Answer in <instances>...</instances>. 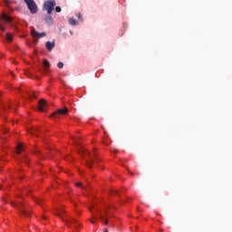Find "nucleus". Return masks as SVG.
<instances>
[{
  "instance_id": "nucleus-1",
  "label": "nucleus",
  "mask_w": 232,
  "mask_h": 232,
  "mask_svg": "<svg viewBox=\"0 0 232 232\" xmlns=\"http://www.w3.org/2000/svg\"><path fill=\"white\" fill-rule=\"evenodd\" d=\"M11 206L18 209L20 217H25V218H30L32 216V210L30 207L23 203V201L11 202Z\"/></svg>"
},
{
  "instance_id": "nucleus-2",
  "label": "nucleus",
  "mask_w": 232,
  "mask_h": 232,
  "mask_svg": "<svg viewBox=\"0 0 232 232\" xmlns=\"http://www.w3.org/2000/svg\"><path fill=\"white\" fill-rule=\"evenodd\" d=\"M57 217L61 218L62 220L66 223L67 227H70V224H73V226L75 227H81V224H79V222H77L75 219H72V221L70 219H64V209L61 208L60 210H58L55 214Z\"/></svg>"
},
{
  "instance_id": "nucleus-3",
  "label": "nucleus",
  "mask_w": 232,
  "mask_h": 232,
  "mask_svg": "<svg viewBox=\"0 0 232 232\" xmlns=\"http://www.w3.org/2000/svg\"><path fill=\"white\" fill-rule=\"evenodd\" d=\"M80 155H82L85 160L87 167L92 168L93 165V159L92 158V154L89 153L85 149H82L80 150Z\"/></svg>"
},
{
  "instance_id": "nucleus-4",
  "label": "nucleus",
  "mask_w": 232,
  "mask_h": 232,
  "mask_svg": "<svg viewBox=\"0 0 232 232\" xmlns=\"http://www.w3.org/2000/svg\"><path fill=\"white\" fill-rule=\"evenodd\" d=\"M56 5L57 4L55 3V0L46 1L44 4V10L47 12L48 15H52V12H53V9L55 8Z\"/></svg>"
},
{
  "instance_id": "nucleus-5",
  "label": "nucleus",
  "mask_w": 232,
  "mask_h": 232,
  "mask_svg": "<svg viewBox=\"0 0 232 232\" xmlns=\"http://www.w3.org/2000/svg\"><path fill=\"white\" fill-rule=\"evenodd\" d=\"M25 5H27L28 10H30L31 14H35L38 10L37 4L34 0H24Z\"/></svg>"
},
{
  "instance_id": "nucleus-6",
  "label": "nucleus",
  "mask_w": 232,
  "mask_h": 232,
  "mask_svg": "<svg viewBox=\"0 0 232 232\" xmlns=\"http://www.w3.org/2000/svg\"><path fill=\"white\" fill-rule=\"evenodd\" d=\"M59 115H68V108L63 107V109H58L51 115V117L59 119Z\"/></svg>"
},
{
  "instance_id": "nucleus-7",
  "label": "nucleus",
  "mask_w": 232,
  "mask_h": 232,
  "mask_svg": "<svg viewBox=\"0 0 232 232\" xmlns=\"http://www.w3.org/2000/svg\"><path fill=\"white\" fill-rule=\"evenodd\" d=\"M46 106H47L46 101H44V99H42L38 102L37 108H38L39 111H46Z\"/></svg>"
},
{
  "instance_id": "nucleus-8",
  "label": "nucleus",
  "mask_w": 232,
  "mask_h": 232,
  "mask_svg": "<svg viewBox=\"0 0 232 232\" xmlns=\"http://www.w3.org/2000/svg\"><path fill=\"white\" fill-rule=\"evenodd\" d=\"M31 35L34 38L36 37L37 39H39L41 37H46V33H37V31H35V29H32Z\"/></svg>"
},
{
  "instance_id": "nucleus-9",
  "label": "nucleus",
  "mask_w": 232,
  "mask_h": 232,
  "mask_svg": "<svg viewBox=\"0 0 232 232\" xmlns=\"http://www.w3.org/2000/svg\"><path fill=\"white\" fill-rule=\"evenodd\" d=\"M46 49L51 52V50H53L55 48V42H46L45 44Z\"/></svg>"
},
{
  "instance_id": "nucleus-10",
  "label": "nucleus",
  "mask_w": 232,
  "mask_h": 232,
  "mask_svg": "<svg viewBox=\"0 0 232 232\" xmlns=\"http://www.w3.org/2000/svg\"><path fill=\"white\" fill-rule=\"evenodd\" d=\"M0 19H2V21H5V23H10V21H12V18H10V16H8V14H2V15L0 16Z\"/></svg>"
},
{
  "instance_id": "nucleus-11",
  "label": "nucleus",
  "mask_w": 232,
  "mask_h": 232,
  "mask_svg": "<svg viewBox=\"0 0 232 232\" xmlns=\"http://www.w3.org/2000/svg\"><path fill=\"white\" fill-rule=\"evenodd\" d=\"M44 22L46 23V24L52 25L53 24V18H52V15H48L44 18Z\"/></svg>"
},
{
  "instance_id": "nucleus-12",
  "label": "nucleus",
  "mask_w": 232,
  "mask_h": 232,
  "mask_svg": "<svg viewBox=\"0 0 232 232\" xmlns=\"http://www.w3.org/2000/svg\"><path fill=\"white\" fill-rule=\"evenodd\" d=\"M44 67L45 72H48V70H50V62L46 59L44 60Z\"/></svg>"
},
{
  "instance_id": "nucleus-13",
  "label": "nucleus",
  "mask_w": 232,
  "mask_h": 232,
  "mask_svg": "<svg viewBox=\"0 0 232 232\" xmlns=\"http://www.w3.org/2000/svg\"><path fill=\"white\" fill-rule=\"evenodd\" d=\"M24 147H23V144H19L17 147H16V151L18 154H20L23 150H24Z\"/></svg>"
},
{
  "instance_id": "nucleus-14",
  "label": "nucleus",
  "mask_w": 232,
  "mask_h": 232,
  "mask_svg": "<svg viewBox=\"0 0 232 232\" xmlns=\"http://www.w3.org/2000/svg\"><path fill=\"white\" fill-rule=\"evenodd\" d=\"M69 24H72V26H75V24H77V21L73 18H69Z\"/></svg>"
},
{
  "instance_id": "nucleus-15",
  "label": "nucleus",
  "mask_w": 232,
  "mask_h": 232,
  "mask_svg": "<svg viewBox=\"0 0 232 232\" xmlns=\"http://www.w3.org/2000/svg\"><path fill=\"white\" fill-rule=\"evenodd\" d=\"M6 39L8 41V43H12V41L14 40V37L12 36V34H10V33H7Z\"/></svg>"
},
{
  "instance_id": "nucleus-16",
  "label": "nucleus",
  "mask_w": 232,
  "mask_h": 232,
  "mask_svg": "<svg viewBox=\"0 0 232 232\" xmlns=\"http://www.w3.org/2000/svg\"><path fill=\"white\" fill-rule=\"evenodd\" d=\"M39 131V129L30 130L28 133L31 135H37V132Z\"/></svg>"
},
{
  "instance_id": "nucleus-17",
  "label": "nucleus",
  "mask_w": 232,
  "mask_h": 232,
  "mask_svg": "<svg viewBox=\"0 0 232 232\" xmlns=\"http://www.w3.org/2000/svg\"><path fill=\"white\" fill-rule=\"evenodd\" d=\"M76 188H82V189H86V186H82V182L75 183Z\"/></svg>"
},
{
  "instance_id": "nucleus-18",
  "label": "nucleus",
  "mask_w": 232,
  "mask_h": 232,
  "mask_svg": "<svg viewBox=\"0 0 232 232\" xmlns=\"http://www.w3.org/2000/svg\"><path fill=\"white\" fill-rule=\"evenodd\" d=\"M57 66H58V68L63 69V68H64V63H63L62 62H59L57 63Z\"/></svg>"
},
{
  "instance_id": "nucleus-19",
  "label": "nucleus",
  "mask_w": 232,
  "mask_h": 232,
  "mask_svg": "<svg viewBox=\"0 0 232 232\" xmlns=\"http://www.w3.org/2000/svg\"><path fill=\"white\" fill-rule=\"evenodd\" d=\"M61 11H62L61 6L55 7V12H57L59 14V13H61Z\"/></svg>"
},
{
  "instance_id": "nucleus-20",
  "label": "nucleus",
  "mask_w": 232,
  "mask_h": 232,
  "mask_svg": "<svg viewBox=\"0 0 232 232\" xmlns=\"http://www.w3.org/2000/svg\"><path fill=\"white\" fill-rule=\"evenodd\" d=\"M0 30H1V32H5V26L3 24H0Z\"/></svg>"
},
{
  "instance_id": "nucleus-21",
  "label": "nucleus",
  "mask_w": 232,
  "mask_h": 232,
  "mask_svg": "<svg viewBox=\"0 0 232 232\" xmlns=\"http://www.w3.org/2000/svg\"><path fill=\"white\" fill-rule=\"evenodd\" d=\"M77 17H78V19L82 20V14H81V13H79V14H77Z\"/></svg>"
},
{
  "instance_id": "nucleus-22",
  "label": "nucleus",
  "mask_w": 232,
  "mask_h": 232,
  "mask_svg": "<svg viewBox=\"0 0 232 232\" xmlns=\"http://www.w3.org/2000/svg\"><path fill=\"white\" fill-rule=\"evenodd\" d=\"M39 153H41V151H40L38 149H36V150H34V155H39Z\"/></svg>"
},
{
  "instance_id": "nucleus-23",
  "label": "nucleus",
  "mask_w": 232,
  "mask_h": 232,
  "mask_svg": "<svg viewBox=\"0 0 232 232\" xmlns=\"http://www.w3.org/2000/svg\"><path fill=\"white\" fill-rule=\"evenodd\" d=\"M4 3H5V5H10V0H4Z\"/></svg>"
},
{
  "instance_id": "nucleus-24",
  "label": "nucleus",
  "mask_w": 232,
  "mask_h": 232,
  "mask_svg": "<svg viewBox=\"0 0 232 232\" xmlns=\"http://www.w3.org/2000/svg\"><path fill=\"white\" fill-rule=\"evenodd\" d=\"M100 218L101 220H104V217H102V215H100Z\"/></svg>"
},
{
  "instance_id": "nucleus-25",
  "label": "nucleus",
  "mask_w": 232,
  "mask_h": 232,
  "mask_svg": "<svg viewBox=\"0 0 232 232\" xmlns=\"http://www.w3.org/2000/svg\"><path fill=\"white\" fill-rule=\"evenodd\" d=\"M104 224H105V225H108V219H106V220L104 221Z\"/></svg>"
},
{
  "instance_id": "nucleus-26",
  "label": "nucleus",
  "mask_w": 232,
  "mask_h": 232,
  "mask_svg": "<svg viewBox=\"0 0 232 232\" xmlns=\"http://www.w3.org/2000/svg\"><path fill=\"white\" fill-rule=\"evenodd\" d=\"M103 232H108V228L103 229Z\"/></svg>"
},
{
  "instance_id": "nucleus-27",
  "label": "nucleus",
  "mask_w": 232,
  "mask_h": 232,
  "mask_svg": "<svg viewBox=\"0 0 232 232\" xmlns=\"http://www.w3.org/2000/svg\"><path fill=\"white\" fill-rule=\"evenodd\" d=\"M93 155H94V157H97V153L96 152H93Z\"/></svg>"
},
{
  "instance_id": "nucleus-28",
  "label": "nucleus",
  "mask_w": 232,
  "mask_h": 232,
  "mask_svg": "<svg viewBox=\"0 0 232 232\" xmlns=\"http://www.w3.org/2000/svg\"><path fill=\"white\" fill-rule=\"evenodd\" d=\"M25 162H28V159L24 158Z\"/></svg>"
},
{
  "instance_id": "nucleus-29",
  "label": "nucleus",
  "mask_w": 232,
  "mask_h": 232,
  "mask_svg": "<svg viewBox=\"0 0 232 232\" xmlns=\"http://www.w3.org/2000/svg\"><path fill=\"white\" fill-rule=\"evenodd\" d=\"M96 160H97V162H99V160H100L99 158H96Z\"/></svg>"
},
{
  "instance_id": "nucleus-30",
  "label": "nucleus",
  "mask_w": 232,
  "mask_h": 232,
  "mask_svg": "<svg viewBox=\"0 0 232 232\" xmlns=\"http://www.w3.org/2000/svg\"><path fill=\"white\" fill-rule=\"evenodd\" d=\"M92 222V224H95V221H91Z\"/></svg>"
},
{
  "instance_id": "nucleus-31",
  "label": "nucleus",
  "mask_w": 232,
  "mask_h": 232,
  "mask_svg": "<svg viewBox=\"0 0 232 232\" xmlns=\"http://www.w3.org/2000/svg\"><path fill=\"white\" fill-rule=\"evenodd\" d=\"M7 108H11V106H10V105H7Z\"/></svg>"
}]
</instances>
